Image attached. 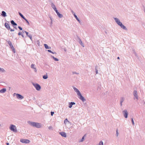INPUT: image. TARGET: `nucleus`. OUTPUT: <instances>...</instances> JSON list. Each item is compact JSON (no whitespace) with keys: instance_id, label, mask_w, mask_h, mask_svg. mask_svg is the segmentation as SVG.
Masks as SVG:
<instances>
[{"instance_id":"obj_14","label":"nucleus","mask_w":145,"mask_h":145,"mask_svg":"<svg viewBox=\"0 0 145 145\" xmlns=\"http://www.w3.org/2000/svg\"><path fill=\"white\" fill-rule=\"evenodd\" d=\"M63 137H67L66 133L64 132H61L59 133Z\"/></svg>"},{"instance_id":"obj_55","label":"nucleus","mask_w":145,"mask_h":145,"mask_svg":"<svg viewBox=\"0 0 145 145\" xmlns=\"http://www.w3.org/2000/svg\"><path fill=\"white\" fill-rule=\"evenodd\" d=\"M1 126V124H0V126Z\"/></svg>"},{"instance_id":"obj_21","label":"nucleus","mask_w":145,"mask_h":145,"mask_svg":"<svg viewBox=\"0 0 145 145\" xmlns=\"http://www.w3.org/2000/svg\"><path fill=\"white\" fill-rule=\"evenodd\" d=\"M57 15L60 18H61L63 17V15L60 14L59 12L57 14Z\"/></svg>"},{"instance_id":"obj_29","label":"nucleus","mask_w":145,"mask_h":145,"mask_svg":"<svg viewBox=\"0 0 145 145\" xmlns=\"http://www.w3.org/2000/svg\"><path fill=\"white\" fill-rule=\"evenodd\" d=\"M48 78V76L47 75H44L43 76V78L44 79H47Z\"/></svg>"},{"instance_id":"obj_6","label":"nucleus","mask_w":145,"mask_h":145,"mask_svg":"<svg viewBox=\"0 0 145 145\" xmlns=\"http://www.w3.org/2000/svg\"><path fill=\"white\" fill-rule=\"evenodd\" d=\"M20 141L22 143L25 144H28L30 142V141L29 140L24 139H21Z\"/></svg>"},{"instance_id":"obj_8","label":"nucleus","mask_w":145,"mask_h":145,"mask_svg":"<svg viewBox=\"0 0 145 145\" xmlns=\"http://www.w3.org/2000/svg\"><path fill=\"white\" fill-rule=\"evenodd\" d=\"M10 23L12 25L13 27L15 28L16 29H17V28L16 26L17 25V24L13 20H12L10 21Z\"/></svg>"},{"instance_id":"obj_16","label":"nucleus","mask_w":145,"mask_h":145,"mask_svg":"<svg viewBox=\"0 0 145 145\" xmlns=\"http://www.w3.org/2000/svg\"><path fill=\"white\" fill-rule=\"evenodd\" d=\"M78 38L79 40V43L81 44V45L83 47H84V44L82 43V41L80 39V38H79V37H78Z\"/></svg>"},{"instance_id":"obj_28","label":"nucleus","mask_w":145,"mask_h":145,"mask_svg":"<svg viewBox=\"0 0 145 145\" xmlns=\"http://www.w3.org/2000/svg\"><path fill=\"white\" fill-rule=\"evenodd\" d=\"M98 66L97 65H96L95 66V70L96 74H97L98 73Z\"/></svg>"},{"instance_id":"obj_11","label":"nucleus","mask_w":145,"mask_h":145,"mask_svg":"<svg viewBox=\"0 0 145 145\" xmlns=\"http://www.w3.org/2000/svg\"><path fill=\"white\" fill-rule=\"evenodd\" d=\"M72 88L74 89V91L77 93V95H78L80 93L79 90L74 86H72Z\"/></svg>"},{"instance_id":"obj_54","label":"nucleus","mask_w":145,"mask_h":145,"mask_svg":"<svg viewBox=\"0 0 145 145\" xmlns=\"http://www.w3.org/2000/svg\"><path fill=\"white\" fill-rule=\"evenodd\" d=\"M21 35L23 37H24V35L23 34H22Z\"/></svg>"},{"instance_id":"obj_2","label":"nucleus","mask_w":145,"mask_h":145,"mask_svg":"<svg viewBox=\"0 0 145 145\" xmlns=\"http://www.w3.org/2000/svg\"><path fill=\"white\" fill-rule=\"evenodd\" d=\"M114 19L116 23L122 29L126 31L127 30V29L126 27L122 24V23L120 21L118 18H114Z\"/></svg>"},{"instance_id":"obj_52","label":"nucleus","mask_w":145,"mask_h":145,"mask_svg":"<svg viewBox=\"0 0 145 145\" xmlns=\"http://www.w3.org/2000/svg\"><path fill=\"white\" fill-rule=\"evenodd\" d=\"M7 145H9V144L8 143H7Z\"/></svg>"},{"instance_id":"obj_25","label":"nucleus","mask_w":145,"mask_h":145,"mask_svg":"<svg viewBox=\"0 0 145 145\" xmlns=\"http://www.w3.org/2000/svg\"><path fill=\"white\" fill-rule=\"evenodd\" d=\"M0 72H5V71L3 68H0Z\"/></svg>"},{"instance_id":"obj_47","label":"nucleus","mask_w":145,"mask_h":145,"mask_svg":"<svg viewBox=\"0 0 145 145\" xmlns=\"http://www.w3.org/2000/svg\"><path fill=\"white\" fill-rule=\"evenodd\" d=\"M10 31H14V29H11L10 28Z\"/></svg>"},{"instance_id":"obj_22","label":"nucleus","mask_w":145,"mask_h":145,"mask_svg":"<svg viewBox=\"0 0 145 145\" xmlns=\"http://www.w3.org/2000/svg\"><path fill=\"white\" fill-rule=\"evenodd\" d=\"M18 14L21 17L24 19H25V18L24 17V16L20 12H18Z\"/></svg>"},{"instance_id":"obj_30","label":"nucleus","mask_w":145,"mask_h":145,"mask_svg":"<svg viewBox=\"0 0 145 145\" xmlns=\"http://www.w3.org/2000/svg\"><path fill=\"white\" fill-rule=\"evenodd\" d=\"M48 51L49 52H50V53H51L53 54H56V52H52L51 50H48Z\"/></svg>"},{"instance_id":"obj_37","label":"nucleus","mask_w":145,"mask_h":145,"mask_svg":"<svg viewBox=\"0 0 145 145\" xmlns=\"http://www.w3.org/2000/svg\"><path fill=\"white\" fill-rule=\"evenodd\" d=\"M37 43L38 46H40V42L39 40H38Z\"/></svg>"},{"instance_id":"obj_33","label":"nucleus","mask_w":145,"mask_h":145,"mask_svg":"<svg viewBox=\"0 0 145 145\" xmlns=\"http://www.w3.org/2000/svg\"><path fill=\"white\" fill-rule=\"evenodd\" d=\"M24 20L25 21L26 23L28 25H29V23L28 21L25 18V19H24Z\"/></svg>"},{"instance_id":"obj_24","label":"nucleus","mask_w":145,"mask_h":145,"mask_svg":"<svg viewBox=\"0 0 145 145\" xmlns=\"http://www.w3.org/2000/svg\"><path fill=\"white\" fill-rule=\"evenodd\" d=\"M51 57L55 61H59V59L55 57H54V56H51Z\"/></svg>"},{"instance_id":"obj_7","label":"nucleus","mask_w":145,"mask_h":145,"mask_svg":"<svg viewBox=\"0 0 145 145\" xmlns=\"http://www.w3.org/2000/svg\"><path fill=\"white\" fill-rule=\"evenodd\" d=\"M78 98L81 100L83 102L85 101L86 99L84 98L82 95L81 93L78 95Z\"/></svg>"},{"instance_id":"obj_12","label":"nucleus","mask_w":145,"mask_h":145,"mask_svg":"<svg viewBox=\"0 0 145 145\" xmlns=\"http://www.w3.org/2000/svg\"><path fill=\"white\" fill-rule=\"evenodd\" d=\"M16 97L18 99H23L24 98L23 96L19 94H16Z\"/></svg>"},{"instance_id":"obj_17","label":"nucleus","mask_w":145,"mask_h":145,"mask_svg":"<svg viewBox=\"0 0 145 145\" xmlns=\"http://www.w3.org/2000/svg\"><path fill=\"white\" fill-rule=\"evenodd\" d=\"M124 100V98L123 97H121L120 99V105L121 106L122 105V103Z\"/></svg>"},{"instance_id":"obj_38","label":"nucleus","mask_w":145,"mask_h":145,"mask_svg":"<svg viewBox=\"0 0 145 145\" xmlns=\"http://www.w3.org/2000/svg\"><path fill=\"white\" fill-rule=\"evenodd\" d=\"M68 121V119L67 118L65 119L64 121V123L65 124Z\"/></svg>"},{"instance_id":"obj_18","label":"nucleus","mask_w":145,"mask_h":145,"mask_svg":"<svg viewBox=\"0 0 145 145\" xmlns=\"http://www.w3.org/2000/svg\"><path fill=\"white\" fill-rule=\"evenodd\" d=\"M1 15L4 17H5L7 16L6 13L4 11H2V12Z\"/></svg>"},{"instance_id":"obj_39","label":"nucleus","mask_w":145,"mask_h":145,"mask_svg":"<svg viewBox=\"0 0 145 145\" xmlns=\"http://www.w3.org/2000/svg\"><path fill=\"white\" fill-rule=\"evenodd\" d=\"M72 73L73 74H79V73H77L76 72H72Z\"/></svg>"},{"instance_id":"obj_3","label":"nucleus","mask_w":145,"mask_h":145,"mask_svg":"<svg viewBox=\"0 0 145 145\" xmlns=\"http://www.w3.org/2000/svg\"><path fill=\"white\" fill-rule=\"evenodd\" d=\"M6 41L8 43V44L10 46V48L12 50L13 52L14 53H15L16 52L10 40L7 41L6 40Z\"/></svg>"},{"instance_id":"obj_10","label":"nucleus","mask_w":145,"mask_h":145,"mask_svg":"<svg viewBox=\"0 0 145 145\" xmlns=\"http://www.w3.org/2000/svg\"><path fill=\"white\" fill-rule=\"evenodd\" d=\"M133 95L134 97L136 98L137 100H138V97L137 91L136 90H134L133 92Z\"/></svg>"},{"instance_id":"obj_20","label":"nucleus","mask_w":145,"mask_h":145,"mask_svg":"<svg viewBox=\"0 0 145 145\" xmlns=\"http://www.w3.org/2000/svg\"><path fill=\"white\" fill-rule=\"evenodd\" d=\"M74 16L75 18L76 19V20L79 22V23L81 22V21L79 19V18H78L77 16L75 14H74Z\"/></svg>"},{"instance_id":"obj_42","label":"nucleus","mask_w":145,"mask_h":145,"mask_svg":"<svg viewBox=\"0 0 145 145\" xmlns=\"http://www.w3.org/2000/svg\"><path fill=\"white\" fill-rule=\"evenodd\" d=\"M22 32H21L20 31L19 33H18V35H22Z\"/></svg>"},{"instance_id":"obj_41","label":"nucleus","mask_w":145,"mask_h":145,"mask_svg":"<svg viewBox=\"0 0 145 145\" xmlns=\"http://www.w3.org/2000/svg\"><path fill=\"white\" fill-rule=\"evenodd\" d=\"M118 129H117L116 131V136L117 137H118Z\"/></svg>"},{"instance_id":"obj_19","label":"nucleus","mask_w":145,"mask_h":145,"mask_svg":"<svg viewBox=\"0 0 145 145\" xmlns=\"http://www.w3.org/2000/svg\"><path fill=\"white\" fill-rule=\"evenodd\" d=\"M6 91V89L5 88H3L0 90V93H5Z\"/></svg>"},{"instance_id":"obj_50","label":"nucleus","mask_w":145,"mask_h":145,"mask_svg":"<svg viewBox=\"0 0 145 145\" xmlns=\"http://www.w3.org/2000/svg\"><path fill=\"white\" fill-rule=\"evenodd\" d=\"M51 25H52V20H51V22L50 23Z\"/></svg>"},{"instance_id":"obj_48","label":"nucleus","mask_w":145,"mask_h":145,"mask_svg":"<svg viewBox=\"0 0 145 145\" xmlns=\"http://www.w3.org/2000/svg\"><path fill=\"white\" fill-rule=\"evenodd\" d=\"M55 11L56 12V13H57V14L58 13H59V12L58 11V10H57V9L56 10H55Z\"/></svg>"},{"instance_id":"obj_40","label":"nucleus","mask_w":145,"mask_h":145,"mask_svg":"<svg viewBox=\"0 0 145 145\" xmlns=\"http://www.w3.org/2000/svg\"><path fill=\"white\" fill-rule=\"evenodd\" d=\"M18 27L20 29V30H22L23 29L21 27L19 26H18Z\"/></svg>"},{"instance_id":"obj_26","label":"nucleus","mask_w":145,"mask_h":145,"mask_svg":"<svg viewBox=\"0 0 145 145\" xmlns=\"http://www.w3.org/2000/svg\"><path fill=\"white\" fill-rule=\"evenodd\" d=\"M86 136V135H85L82 138L81 140H79V142H82L84 141V137Z\"/></svg>"},{"instance_id":"obj_34","label":"nucleus","mask_w":145,"mask_h":145,"mask_svg":"<svg viewBox=\"0 0 145 145\" xmlns=\"http://www.w3.org/2000/svg\"><path fill=\"white\" fill-rule=\"evenodd\" d=\"M22 32L23 33H26V34L27 35H28V34H29V33H28V32L26 31H24V30H23L22 31Z\"/></svg>"},{"instance_id":"obj_4","label":"nucleus","mask_w":145,"mask_h":145,"mask_svg":"<svg viewBox=\"0 0 145 145\" xmlns=\"http://www.w3.org/2000/svg\"><path fill=\"white\" fill-rule=\"evenodd\" d=\"M9 128L11 131L14 132L16 133L17 132L16 128V126L13 125H11L9 127Z\"/></svg>"},{"instance_id":"obj_13","label":"nucleus","mask_w":145,"mask_h":145,"mask_svg":"<svg viewBox=\"0 0 145 145\" xmlns=\"http://www.w3.org/2000/svg\"><path fill=\"white\" fill-rule=\"evenodd\" d=\"M5 26L6 27V28L8 29V30H10V27L9 25V24L7 23L6 22L4 24Z\"/></svg>"},{"instance_id":"obj_27","label":"nucleus","mask_w":145,"mask_h":145,"mask_svg":"<svg viewBox=\"0 0 145 145\" xmlns=\"http://www.w3.org/2000/svg\"><path fill=\"white\" fill-rule=\"evenodd\" d=\"M50 5L53 8L56 7L55 5L52 2H51Z\"/></svg>"},{"instance_id":"obj_43","label":"nucleus","mask_w":145,"mask_h":145,"mask_svg":"<svg viewBox=\"0 0 145 145\" xmlns=\"http://www.w3.org/2000/svg\"><path fill=\"white\" fill-rule=\"evenodd\" d=\"M51 115L52 116H53V115L54 114V112H52L51 111L50 112Z\"/></svg>"},{"instance_id":"obj_1","label":"nucleus","mask_w":145,"mask_h":145,"mask_svg":"<svg viewBox=\"0 0 145 145\" xmlns=\"http://www.w3.org/2000/svg\"><path fill=\"white\" fill-rule=\"evenodd\" d=\"M27 123L33 127L37 128H40L41 127V124L40 123L31 121H27Z\"/></svg>"},{"instance_id":"obj_49","label":"nucleus","mask_w":145,"mask_h":145,"mask_svg":"<svg viewBox=\"0 0 145 145\" xmlns=\"http://www.w3.org/2000/svg\"><path fill=\"white\" fill-rule=\"evenodd\" d=\"M53 9L55 11V10H57V9L56 8V7H54V8H53Z\"/></svg>"},{"instance_id":"obj_31","label":"nucleus","mask_w":145,"mask_h":145,"mask_svg":"<svg viewBox=\"0 0 145 145\" xmlns=\"http://www.w3.org/2000/svg\"><path fill=\"white\" fill-rule=\"evenodd\" d=\"M27 36L28 37H29L30 38V39L31 40H32V36L30 34H29V35L28 34V35H27Z\"/></svg>"},{"instance_id":"obj_35","label":"nucleus","mask_w":145,"mask_h":145,"mask_svg":"<svg viewBox=\"0 0 145 145\" xmlns=\"http://www.w3.org/2000/svg\"><path fill=\"white\" fill-rule=\"evenodd\" d=\"M35 65L34 64H32L31 65V68L32 69H34L35 68V67H34V66Z\"/></svg>"},{"instance_id":"obj_15","label":"nucleus","mask_w":145,"mask_h":145,"mask_svg":"<svg viewBox=\"0 0 145 145\" xmlns=\"http://www.w3.org/2000/svg\"><path fill=\"white\" fill-rule=\"evenodd\" d=\"M75 103L74 102H71L69 103V107L71 108L72 107L73 105H75Z\"/></svg>"},{"instance_id":"obj_53","label":"nucleus","mask_w":145,"mask_h":145,"mask_svg":"<svg viewBox=\"0 0 145 145\" xmlns=\"http://www.w3.org/2000/svg\"><path fill=\"white\" fill-rule=\"evenodd\" d=\"M117 59H120V57H117Z\"/></svg>"},{"instance_id":"obj_45","label":"nucleus","mask_w":145,"mask_h":145,"mask_svg":"<svg viewBox=\"0 0 145 145\" xmlns=\"http://www.w3.org/2000/svg\"><path fill=\"white\" fill-rule=\"evenodd\" d=\"M34 69V71L35 72H36L37 70L36 68L35 67L33 69Z\"/></svg>"},{"instance_id":"obj_44","label":"nucleus","mask_w":145,"mask_h":145,"mask_svg":"<svg viewBox=\"0 0 145 145\" xmlns=\"http://www.w3.org/2000/svg\"><path fill=\"white\" fill-rule=\"evenodd\" d=\"M48 129L50 130L52 129V127L51 126H50L48 127Z\"/></svg>"},{"instance_id":"obj_23","label":"nucleus","mask_w":145,"mask_h":145,"mask_svg":"<svg viewBox=\"0 0 145 145\" xmlns=\"http://www.w3.org/2000/svg\"><path fill=\"white\" fill-rule=\"evenodd\" d=\"M44 45L45 48L46 49H50V48H51V47L48 46V45H47V44H44Z\"/></svg>"},{"instance_id":"obj_51","label":"nucleus","mask_w":145,"mask_h":145,"mask_svg":"<svg viewBox=\"0 0 145 145\" xmlns=\"http://www.w3.org/2000/svg\"><path fill=\"white\" fill-rule=\"evenodd\" d=\"M49 18H50L51 20H52V17L51 16L49 17Z\"/></svg>"},{"instance_id":"obj_36","label":"nucleus","mask_w":145,"mask_h":145,"mask_svg":"<svg viewBox=\"0 0 145 145\" xmlns=\"http://www.w3.org/2000/svg\"><path fill=\"white\" fill-rule=\"evenodd\" d=\"M131 122H132V124L133 125H135V123H134V120H133V118H131Z\"/></svg>"},{"instance_id":"obj_5","label":"nucleus","mask_w":145,"mask_h":145,"mask_svg":"<svg viewBox=\"0 0 145 145\" xmlns=\"http://www.w3.org/2000/svg\"><path fill=\"white\" fill-rule=\"evenodd\" d=\"M32 84L37 91H40L41 88L40 86L38 84L32 83Z\"/></svg>"},{"instance_id":"obj_9","label":"nucleus","mask_w":145,"mask_h":145,"mask_svg":"<svg viewBox=\"0 0 145 145\" xmlns=\"http://www.w3.org/2000/svg\"><path fill=\"white\" fill-rule=\"evenodd\" d=\"M123 114L124 117L125 118H127L128 117V113L126 110H125L123 111Z\"/></svg>"},{"instance_id":"obj_46","label":"nucleus","mask_w":145,"mask_h":145,"mask_svg":"<svg viewBox=\"0 0 145 145\" xmlns=\"http://www.w3.org/2000/svg\"><path fill=\"white\" fill-rule=\"evenodd\" d=\"M71 12L73 15H74V14H75V13L72 10H71Z\"/></svg>"},{"instance_id":"obj_32","label":"nucleus","mask_w":145,"mask_h":145,"mask_svg":"<svg viewBox=\"0 0 145 145\" xmlns=\"http://www.w3.org/2000/svg\"><path fill=\"white\" fill-rule=\"evenodd\" d=\"M103 145V142L102 141H101L99 144V145Z\"/></svg>"}]
</instances>
